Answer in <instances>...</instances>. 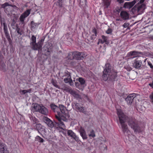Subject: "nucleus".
Returning <instances> with one entry per match:
<instances>
[{
  "label": "nucleus",
  "mask_w": 153,
  "mask_h": 153,
  "mask_svg": "<svg viewBox=\"0 0 153 153\" xmlns=\"http://www.w3.org/2000/svg\"><path fill=\"white\" fill-rule=\"evenodd\" d=\"M117 114L119 121L121 126L122 131L125 135H128L130 131L127 124L125 123L127 121L128 126L132 128L134 132L140 133L141 131L139 121L134 117H128L120 109H117Z\"/></svg>",
  "instance_id": "1"
},
{
  "label": "nucleus",
  "mask_w": 153,
  "mask_h": 153,
  "mask_svg": "<svg viewBox=\"0 0 153 153\" xmlns=\"http://www.w3.org/2000/svg\"><path fill=\"white\" fill-rule=\"evenodd\" d=\"M111 67L109 64H106L103 72V79L106 81L108 78L112 80H115L117 77V73L111 70Z\"/></svg>",
  "instance_id": "2"
},
{
  "label": "nucleus",
  "mask_w": 153,
  "mask_h": 153,
  "mask_svg": "<svg viewBox=\"0 0 153 153\" xmlns=\"http://www.w3.org/2000/svg\"><path fill=\"white\" fill-rule=\"evenodd\" d=\"M55 117L57 121L55 123H53L50 119L46 117H43V120L48 126L50 128L55 127L56 128H59L62 129L65 128V126L63 121L60 120L59 117L55 116Z\"/></svg>",
  "instance_id": "3"
},
{
  "label": "nucleus",
  "mask_w": 153,
  "mask_h": 153,
  "mask_svg": "<svg viewBox=\"0 0 153 153\" xmlns=\"http://www.w3.org/2000/svg\"><path fill=\"white\" fill-rule=\"evenodd\" d=\"M59 108L60 112L56 111V116H58L59 117L60 120L62 121H67L69 119L70 115L68 114V112L67 110L66 107L62 105H59Z\"/></svg>",
  "instance_id": "4"
},
{
  "label": "nucleus",
  "mask_w": 153,
  "mask_h": 153,
  "mask_svg": "<svg viewBox=\"0 0 153 153\" xmlns=\"http://www.w3.org/2000/svg\"><path fill=\"white\" fill-rule=\"evenodd\" d=\"M31 40L32 42H30V44L31 46L32 49L35 51L38 50L39 51H41L44 41V39H41L37 43H36V37L34 35H32Z\"/></svg>",
  "instance_id": "5"
},
{
  "label": "nucleus",
  "mask_w": 153,
  "mask_h": 153,
  "mask_svg": "<svg viewBox=\"0 0 153 153\" xmlns=\"http://www.w3.org/2000/svg\"><path fill=\"white\" fill-rule=\"evenodd\" d=\"M146 5L143 3L138 2L132 8V10H137V12L139 14H141L146 9Z\"/></svg>",
  "instance_id": "6"
},
{
  "label": "nucleus",
  "mask_w": 153,
  "mask_h": 153,
  "mask_svg": "<svg viewBox=\"0 0 153 153\" xmlns=\"http://www.w3.org/2000/svg\"><path fill=\"white\" fill-rule=\"evenodd\" d=\"M31 10L30 9L26 10L20 16L19 19L22 24L24 25H25L24 22L25 19L30 15Z\"/></svg>",
  "instance_id": "7"
},
{
  "label": "nucleus",
  "mask_w": 153,
  "mask_h": 153,
  "mask_svg": "<svg viewBox=\"0 0 153 153\" xmlns=\"http://www.w3.org/2000/svg\"><path fill=\"white\" fill-rule=\"evenodd\" d=\"M74 59L76 60H81L84 58L85 54L83 52H80L77 51H74Z\"/></svg>",
  "instance_id": "8"
},
{
  "label": "nucleus",
  "mask_w": 153,
  "mask_h": 153,
  "mask_svg": "<svg viewBox=\"0 0 153 153\" xmlns=\"http://www.w3.org/2000/svg\"><path fill=\"white\" fill-rule=\"evenodd\" d=\"M137 94L133 93L129 94L126 98L125 100L127 104L131 105L132 102L133 100L137 95Z\"/></svg>",
  "instance_id": "9"
},
{
  "label": "nucleus",
  "mask_w": 153,
  "mask_h": 153,
  "mask_svg": "<svg viewBox=\"0 0 153 153\" xmlns=\"http://www.w3.org/2000/svg\"><path fill=\"white\" fill-rule=\"evenodd\" d=\"M3 25L4 26L3 29L4 32L5 34V36L9 42L10 43L11 42V40L10 38V35L8 30L7 27L5 23H3Z\"/></svg>",
  "instance_id": "10"
},
{
  "label": "nucleus",
  "mask_w": 153,
  "mask_h": 153,
  "mask_svg": "<svg viewBox=\"0 0 153 153\" xmlns=\"http://www.w3.org/2000/svg\"><path fill=\"white\" fill-rule=\"evenodd\" d=\"M137 59H135L134 61L132 63L133 66L136 69H139L142 65V62L141 60H138Z\"/></svg>",
  "instance_id": "11"
},
{
  "label": "nucleus",
  "mask_w": 153,
  "mask_h": 153,
  "mask_svg": "<svg viewBox=\"0 0 153 153\" xmlns=\"http://www.w3.org/2000/svg\"><path fill=\"white\" fill-rule=\"evenodd\" d=\"M0 151L1 153H9V151L7 150L6 145L3 143L0 144Z\"/></svg>",
  "instance_id": "12"
},
{
  "label": "nucleus",
  "mask_w": 153,
  "mask_h": 153,
  "mask_svg": "<svg viewBox=\"0 0 153 153\" xmlns=\"http://www.w3.org/2000/svg\"><path fill=\"white\" fill-rule=\"evenodd\" d=\"M137 1V0H134L131 2H126L124 4V7L126 8H131L132 7Z\"/></svg>",
  "instance_id": "13"
},
{
  "label": "nucleus",
  "mask_w": 153,
  "mask_h": 153,
  "mask_svg": "<svg viewBox=\"0 0 153 153\" xmlns=\"http://www.w3.org/2000/svg\"><path fill=\"white\" fill-rule=\"evenodd\" d=\"M120 16L123 20H126L129 19L128 13L125 11H122L120 13Z\"/></svg>",
  "instance_id": "14"
},
{
  "label": "nucleus",
  "mask_w": 153,
  "mask_h": 153,
  "mask_svg": "<svg viewBox=\"0 0 153 153\" xmlns=\"http://www.w3.org/2000/svg\"><path fill=\"white\" fill-rule=\"evenodd\" d=\"M80 134L83 139H86L87 138L86 132L84 129L82 127H81L79 129Z\"/></svg>",
  "instance_id": "15"
},
{
  "label": "nucleus",
  "mask_w": 153,
  "mask_h": 153,
  "mask_svg": "<svg viewBox=\"0 0 153 153\" xmlns=\"http://www.w3.org/2000/svg\"><path fill=\"white\" fill-rule=\"evenodd\" d=\"M65 91L69 92L74 97H76L78 95L76 92L75 91L72 90L71 88L66 87L65 89Z\"/></svg>",
  "instance_id": "16"
},
{
  "label": "nucleus",
  "mask_w": 153,
  "mask_h": 153,
  "mask_svg": "<svg viewBox=\"0 0 153 153\" xmlns=\"http://www.w3.org/2000/svg\"><path fill=\"white\" fill-rule=\"evenodd\" d=\"M129 54L131 56H134V57H140L143 55L142 52L138 51H130L129 53Z\"/></svg>",
  "instance_id": "17"
},
{
  "label": "nucleus",
  "mask_w": 153,
  "mask_h": 153,
  "mask_svg": "<svg viewBox=\"0 0 153 153\" xmlns=\"http://www.w3.org/2000/svg\"><path fill=\"white\" fill-rule=\"evenodd\" d=\"M41 106L35 103L33 106L32 110L33 112L37 111L39 112L40 109L41 108Z\"/></svg>",
  "instance_id": "18"
},
{
  "label": "nucleus",
  "mask_w": 153,
  "mask_h": 153,
  "mask_svg": "<svg viewBox=\"0 0 153 153\" xmlns=\"http://www.w3.org/2000/svg\"><path fill=\"white\" fill-rule=\"evenodd\" d=\"M74 105H75V108L79 111L82 112L84 111V107L81 106L79 103H74Z\"/></svg>",
  "instance_id": "19"
},
{
  "label": "nucleus",
  "mask_w": 153,
  "mask_h": 153,
  "mask_svg": "<svg viewBox=\"0 0 153 153\" xmlns=\"http://www.w3.org/2000/svg\"><path fill=\"white\" fill-rule=\"evenodd\" d=\"M39 112L44 115H47L48 112L47 108L44 106H41Z\"/></svg>",
  "instance_id": "20"
},
{
  "label": "nucleus",
  "mask_w": 153,
  "mask_h": 153,
  "mask_svg": "<svg viewBox=\"0 0 153 153\" xmlns=\"http://www.w3.org/2000/svg\"><path fill=\"white\" fill-rule=\"evenodd\" d=\"M47 49H45V51H46L45 52V55L47 56H49L51 53L52 51V45L47 46Z\"/></svg>",
  "instance_id": "21"
},
{
  "label": "nucleus",
  "mask_w": 153,
  "mask_h": 153,
  "mask_svg": "<svg viewBox=\"0 0 153 153\" xmlns=\"http://www.w3.org/2000/svg\"><path fill=\"white\" fill-rule=\"evenodd\" d=\"M3 56L0 54V68L2 70L5 68V64L2 61Z\"/></svg>",
  "instance_id": "22"
},
{
  "label": "nucleus",
  "mask_w": 153,
  "mask_h": 153,
  "mask_svg": "<svg viewBox=\"0 0 153 153\" xmlns=\"http://www.w3.org/2000/svg\"><path fill=\"white\" fill-rule=\"evenodd\" d=\"M67 134L68 135L70 136L72 138L75 139L76 136L75 134L71 130H68L67 131Z\"/></svg>",
  "instance_id": "23"
},
{
  "label": "nucleus",
  "mask_w": 153,
  "mask_h": 153,
  "mask_svg": "<svg viewBox=\"0 0 153 153\" xmlns=\"http://www.w3.org/2000/svg\"><path fill=\"white\" fill-rule=\"evenodd\" d=\"M103 3L105 7L107 8L111 4V0H103Z\"/></svg>",
  "instance_id": "24"
},
{
  "label": "nucleus",
  "mask_w": 153,
  "mask_h": 153,
  "mask_svg": "<svg viewBox=\"0 0 153 153\" xmlns=\"http://www.w3.org/2000/svg\"><path fill=\"white\" fill-rule=\"evenodd\" d=\"M67 58L68 59L72 60L74 59V52H69L67 56Z\"/></svg>",
  "instance_id": "25"
},
{
  "label": "nucleus",
  "mask_w": 153,
  "mask_h": 153,
  "mask_svg": "<svg viewBox=\"0 0 153 153\" xmlns=\"http://www.w3.org/2000/svg\"><path fill=\"white\" fill-rule=\"evenodd\" d=\"M36 128L39 132V131H42L43 128L42 125L40 123L36 124Z\"/></svg>",
  "instance_id": "26"
},
{
  "label": "nucleus",
  "mask_w": 153,
  "mask_h": 153,
  "mask_svg": "<svg viewBox=\"0 0 153 153\" xmlns=\"http://www.w3.org/2000/svg\"><path fill=\"white\" fill-rule=\"evenodd\" d=\"M92 31L93 33H94V34H93L91 35V39L94 40L95 39L96 37L97 36V31L95 29H93Z\"/></svg>",
  "instance_id": "27"
},
{
  "label": "nucleus",
  "mask_w": 153,
  "mask_h": 153,
  "mask_svg": "<svg viewBox=\"0 0 153 153\" xmlns=\"http://www.w3.org/2000/svg\"><path fill=\"white\" fill-rule=\"evenodd\" d=\"M35 141H38L39 143H43V142L44 140L42 138L39 136H37L35 137Z\"/></svg>",
  "instance_id": "28"
},
{
  "label": "nucleus",
  "mask_w": 153,
  "mask_h": 153,
  "mask_svg": "<svg viewBox=\"0 0 153 153\" xmlns=\"http://www.w3.org/2000/svg\"><path fill=\"white\" fill-rule=\"evenodd\" d=\"M50 107L52 109L54 110V112L57 111L56 110L59 108L58 107L54 104H51L50 105Z\"/></svg>",
  "instance_id": "29"
},
{
  "label": "nucleus",
  "mask_w": 153,
  "mask_h": 153,
  "mask_svg": "<svg viewBox=\"0 0 153 153\" xmlns=\"http://www.w3.org/2000/svg\"><path fill=\"white\" fill-rule=\"evenodd\" d=\"M64 81L65 83H67L69 82V81L71 80H72L71 79V76L69 75L68 77L67 78H65L64 79Z\"/></svg>",
  "instance_id": "30"
},
{
  "label": "nucleus",
  "mask_w": 153,
  "mask_h": 153,
  "mask_svg": "<svg viewBox=\"0 0 153 153\" xmlns=\"http://www.w3.org/2000/svg\"><path fill=\"white\" fill-rule=\"evenodd\" d=\"M89 137H91L93 138L96 135L94 131L93 130H92L90 132V134H88Z\"/></svg>",
  "instance_id": "31"
},
{
  "label": "nucleus",
  "mask_w": 153,
  "mask_h": 153,
  "mask_svg": "<svg viewBox=\"0 0 153 153\" xmlns=\"http://www.w3.org/2000/svg\"><path fill=\"white\" fill-rule=\"evenodd\" d=\"M64 0H58L57 3L58 4L59 6L61 7L63 6V3Z\"/></svg>",
  "instance_id": "32"
},
{
  "label": "nucleus",
  "mask_w": 153,
  "mask_h": 153,
  "mask_svg": "<svg viewBox=\"0 0 153 153\" xmlns=\"http://www.w3.org/2000/svg\"><path fill=\"white\" fill-rule=\"evenodd\" d=\"M79 81L81 85H84L85 83V80L82 78H79Z\"/></svg>",
  "instance_id": "33"
},
{
  "label": "nucleus",
  "mask_w": 153,
  "mask_h": 153,
  "mask_svg": "<svg viewBox=\"0 0 153 153\" xmlns=\"http://www.w3.org/2000/svg\"><path fill=\"white\" fill-rule=\"evenodd\" d=\"M9 6H11L12 5L9 4L7 2H5L4 3L1 4V7L2 8H5L6 7Z\"/></svg>",
  "instance_id": "34"
},
{
  "label": "nucleus",
  "mask_w": 153,
  "mask_h": 153,
  "mask_svg": "<svg viewBox=\"0 0 153 153\" xmlns=\"http://www.w3.org/2000/svg\"><path fill=\"white\" fill-rule=\"evenodd\" d=\"M31 27L32 28H35L37 24L34 22L33 21H32L30 23Z\"/></svg>",
  "instance_id": "35"
},
{
  "label": "nucleus",
  "mask_w": 153,
  "mask_h": 153,
  "mask_svg": "<svg viewBox=\"0 0 153 153\" xmlns=\"http://www.w3.org/2000/svg\"><path fill=\"white\" fill-rule=\"evenodd\" d=\"M149 98L151 102L153 103V91L149 95Z\"/></svg>",
  "instance_id": "36"
},
{
  "label": "nucleus",
  "mask_w": 153,
  "mask_h": 153,
  "mask_svg": "<svg viewBox=\"0 0 153 153\" xmlns=\"http://www.w3.org/2000/svg\"><path fill=\"white\" fill-rule=\"evenodd\" d=\"M16 31L19 34H20V35H22V31H20V29L18 27H16Z\"/></svg>",
  "instance_id": "37"
},
{
  "label": "nucleus",
  "mask_w": 153,
  "mask_h": 153,
  "mask_svg": "<svg viewBox=\"0 0 153 153\" xmlns=\"http://www.w3.org/2000/svg\"><path fill=\"white\" fill-rule=\"evenodd\" d=\"M124 68L128 71H130L132 70L131 68L129 65L125 66Z\"/></svg>",
  "instance_id": "38"
},
{
  "label": "nucleus",
  "mask_w": 153,
  "mask_h": 153,
  "mask_svg": "<svg viewBox=\"0 0 153 153\" xmlns=\"http://www.w3.org/2000/svg\"><path fill=\"white\" fill-rule=\"evenodd\" d=\"M102 40L103 41L105 42H106V41L107 40L108 37L104 35H102Z\"/></svg>",
  "instance_id": "39"
},
{
  "label": "nucleus",
  "mask_w": 153,
  "mask_h": 153,
  "mask_svg": "<svg viewBox=\"0 0 153 153\" xmlns=\"http://www.w3.org/2000/svg\"><path fill=\"white\" fill-rule=\"evenodd\" d=\"M52 83L53 85L56 88H58L60 89V87L58 86V85L56 84V82H55L54 81L52 82Z\"/></svg>",
  "instance_id": "40"
},
{
  "label": "nucleus",
  "mask_w": 153,
  "mask_h": 153,
  "mask_svg": "<svg viewBox=\"0 0 153 153\" xmlns=\"http://www.w3.org/2000/svg\"><path fill=\"white\" fill-rule=\"evenodd\" d=\"M112 30L110 28H108V29L106 30V33L108 34H109L111 33L112 32Z\"/></svg>",
  "instance_id": "41"
},
{
  "label": "nucleus",
  "mask_w": 153,
  "mask_h": 153,
  "mask_svg": "<svg viewBox=\"0 0 153 153\" xmlns=\"http://www.w3.org/2000/svg\"><path fill=\"white\" fill-rule=\"evenodd\" d=\"M105 42L103 41L101 39H98V42L97 43V45H99L100 43H101V44H103Z\"/></svg>",
  "instance_id": "42"
},
{
  "label": "nucleus",
  "mask_w": 153,
  "mask_h": 153,
  "mask_svg": "<svg viewBox=\"0 0 153 153\" xmlns=\"http://www.w3.org/2000/svg\"><path fill=\"white\" fill-rule=\"evenodd\" d=\"M20 92L22 94H25L27 93L26 90H20Z\"/></svg>",
  "instance_id": "43"
},
{
  "label": "nucleus",
  "mask_w": 153,
  "mask_h": 153,
  "mask_svg": "<svg viewBox=\"0 0 153 153\" xmlns=\"http://www.w3.org/2000/svg\"><path fill=\"white\" fill-rule=\"evenodd\" d=\"M148 65L150 66L151 69L153 68V65L151 62L149 61L148 62Z\"/></svg>",
  "instance_id": "44"
},
{
  "label": "nucleus",
  "mask_w": 153,
  "mask_h": 153,
  "mask_svg": "<svg viewBox=\"0 0 153 153\" xmlns=\"http://www.w3.org/2000/svg\"><path fill=\"white\" fill-rule=\"evenodd\" d=\"M117 1L119 3L121 4L123 3L124 1V0H117Z\"/></svg>",
  "instance_id": "45"
},
{
  "label": "nucleus",
  "mask_w": 153,
  "mask_h": 153,
  "mask_svg": "<svg viewBox=\"0 0 153 153\" xmlns=\"http://www.w3.org/2000/svg\"><path fill=\"white\" fill-rule=\"evenodd\" d=\"M27 93H30L32 91V89L30 88L28 90H26Z\"/></svg>",
  "instance_id": "46"
},
{
  "label": "nucleus",
  "mask_w": 153,
  "mask_h": 153,
  "mask_svg": "<svg viewBox=\"0 0 153 153\" xmlns=\"http://www.w3.org/2000/svg\"><path fill=\"white\" fill-rule=\"evenodd\" d=\"M137 0V1H139V2H140V3H143L144 1L145 0Z\"/></svg>",
  "instance_id": "47"
},
{
  "label": "nucleus",
  "mask_w": 153,
  "mask_h": 153,
  "mask_svg": "<svg viewBox=\"0 0 153 153\" xmlns=\"http://www.w3.org/2000/svg\"><path fill=\"white\" fill-rule=\"evenodd\" d=\"M149 85L152 88H153V81L152 83L149 84Z\"/></svg>",
  "instance_id": "48"
},
{
  "label": "nucleus",
  "mask_w": 153,
  "mask_h": 153,
  "mask_svg": "<svg viewBox=\"0 0 153 153\" xmlns=\"http://www.w3.org/2000/svg\"><path fill=\"white\" fill-rule=\"evenodd\" d=\"M66 87H67L65 86L63 87L62 88H60L59 89L63 90L65 91V88H66Z\"/></svg>",
  "instance_id": "49"
},
{
  "label": "nucleus",
  "mask_w": 153,
  "mask_h": 153,
  "mask_svg": "<svg viewBox=\"0 0 153 153\" xmlns=\"http://www.w3.org/2000/svg\"><path fill=\"white\" fill-rule=\"evenodd\" d=\"M105 42V44L107 45H108L109 43V41H108L107 40L106 41V42Z\"/></svg>",
  "instance_id": "50"
},
{
  "label": "nucleus",
  "mask_w": 153,
  "mask_h": 153,
  "mask_svg": "<svg viewBox=\"0 0 153 153\" xmlns=\"http://www.w3.org/2000/svg\"><path fill=\"white\" fill-rule=\"evenodd\" d=\"M4 11L5 12V13H7L8 12H9V10L8 11L7 10V9H5V10H4Z\"/></svg>",
  "instance_id": "51"
},
{
  "label": "nucleus",
  "mask_w": 153,
  "mask_h": 153,
  "mask_svg": "<svg viewBox=\"0 0 153 153\" xmlns=\"http://www.w3.org/2000/svg\"><path fill=\"white\" fill-rule=\"evenodd\" d=\"M149 38L153 40V35L151 36Z\"/></svg>",
  "instance_id": "52"
},
{
  "label": "nucleus",
  "mask_w": 153,
  "mask_h": 153,
  "mask_svg": "<svg viewBox=\"0 0 153 153\" xmlns=\"http://www.w3.org/2000/svg\"><path fill=\"white\" fill-rule=\"evenodd\" d=\"M116 20L117 21H121V20L120 19H116Z\"/></svg>",
  "instance_id": "53"
},
{
  "label": "nucleus",
  "mask_w": 153,
  "mask_h": 153,
  "mask_svg": "<svg viewBox=\"0 0 153 153\" xmlns=\"http://www.w3.org/2000/svg\"><path fill=\"white\" fill-rule=\"evenodd\" d=\"M125 24H124L123 25V27H125Z\"/></svg>",
  "instance_id": "54"
},
{
  "label": "nucleus",
  "mask_w": 153,
  "mask_h": 153,
  "mask_svg": "<svg viewBox=\"0 0 153 153\" xmlns=\"http://www.w3.org/2000/svg\"><path fill=\"white\" fill-rule=\"evenodd\" d=\"M152 69L153 71V68Z\"/></svg>",
  "instance_id": "55"
}]
</instances>
